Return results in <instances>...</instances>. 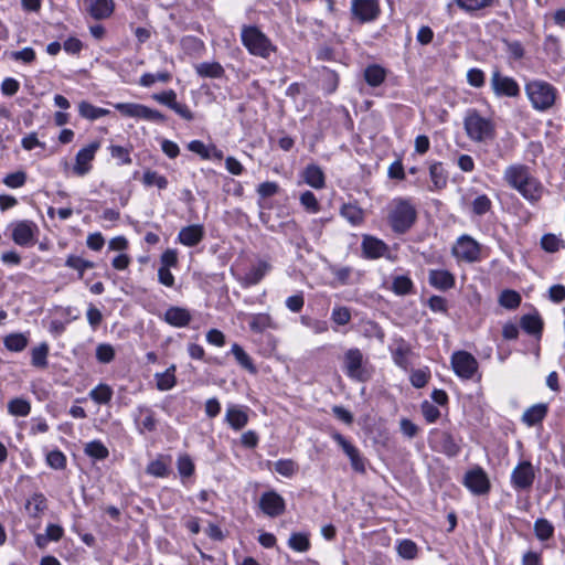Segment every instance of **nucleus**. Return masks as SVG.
<instances>
[{"label": "nucleus", "mask_w": 565, "mask_h": 565, "mask_svg": "<svg viewBox=\"0 0 565 565\" xmlns=\"http://www.w3.org/2000/svg\"><path fill=\"white\" fill-rule=\"evenodd\" d=\"M504 180L530 201H537L542 195V184L530 174L529 168L524 164L508 167L504 171Z\"/></svg>", "instance_id": "obj_1"}, {"label": "nucleus", "mask_w": 565, "mask_h": 565, "mask_svg": "<svg viewBox=\"0 0 565 565\" xmlns=\"http://www.w3.org/2000/svg\"><path fill=\"white\" fill-rule=\"evenodd\" d=\"M241 40L249 54L262 58H269L277 52V46L256 25H243Z\"/></svg>", "instance_id": "obj_2"}, {"label": "nucleus", "mask_w": 565, "mask_h": 565, "mask_svg": "<svg viewBox=\"0 0 565 565\" xmlns=\"http://www.w3.org/2000/svg\"><path fill=\"white\" fill-rule=\"evenodd\" d=\"M463 126L469 139L476 142H484L493 140L495 137V126L488 119L482 117L477 110L467 113Z\"/></svg>", "instance_id": "obj_3"}, {"label": "nucleus", "mask_w": 565, "mask_h": 565, "mask_svg": "<svg viewBox=\"0 0 565 565\" xmlns=\"http://www.w3.org/2000/svg\"><path fill=\"white\" fill-rule=\"evenodd\" d=\"M525 93L536 110L544 111L552 108L556 100L557 90L547 82L532 81L525 85Z\"/></svg>", "instance_id": "obj_4"}, {"label": "nucleus", "mask_w": 565, "mask_h": 565, "mask_svg": "<svg viewBox=\"0 0 565 565\" xmlns=\"http://www.w3.org/2000/svg\"><path fill=\"white\" fill-rule=\"evenodd\" d=\"M417 212L407 200L395 201L388 221L392 230L397 234L406 233L415 223Z\"/></svg>", "instance_id": "obj_5"}, {"label": "nucleus", "mask_w": 565, "mask_h": 565, "mask_svg": "<svg viewBox=\"0 0 565 565\" xmlns=\"http://www.w3.org/2000/svg\"><path fill=\"white\" fill-rule=\"evenodd\" d=\"M115 108L126 117L141 118L149 121L163 122L166 117L156 109L136 103H118Z\"/></svg>", "instance_id": "obj_6"}, {"label": "nucleus", "mask_w": 565, "mask_h": 565, "mask_svg": "<svg viewBox=\"0 0 565 565\" xmlns=\"http://www.w3.org/2000/svg\"><path fill=\"white\" fill-rule=\"evenodd\" d=\"M454 372L463 380H470L478 371V361L467 351H457L451 355Z\"/></svg>", "instance_id": "obj_7"}, {"label": "nucleus", "mask_w": 565, "mask_h": 565, "mask_svg": "<svg viewBox=\"0 0 565 565\" xmlns=\"http://www.w3.org/2000/svg\"><path fill=\"white\" fill-rule=\"evenodd\" d=\"M344 369L347 375L353 380L365 382L370 375L363 367V354L361 350L353 348L344 353Z\"/></svg>", "instance_id": "obj_8"}, {"label": "nucleus", "mask_w": 565, "mask_h": 565, "mask_svg": "<svg viewBox=\"0 0 565 565\" xmlns=\"http://www.w3.org/2000/svg\"><path fill=\"white\" fill-rule=\"evenodd\" d=\"M454 255L467 263L477 262L480 258V245L470 236H461L452 248Z\"/></svg>", "instance_id": "obj_9"}, {"label": "nucleus", "mask_w": 565, "mask_h": 565, "mask_svg": "<svg viewBox=\"0 0 565 565\" xmlns=\"http://www.w3.org/2000/svg\"><path fill=\"white\" fill-rule=\"evenodd\" d=\"M99 147L100 143L98 141H94L88 146L82 148L76 153L75 164L73 167V171L76 175L83 177L92 170V161L94 160Z\"/></svg>", "instance_id": "obj_10"}, {"label": "nucleus", "mask_w": 565, "mask_h": 565, "mask_svg": "<svg viewBox=\"0 0 565 565\" xmlns=\"http://www.w3.org/2000/svg\"><path fill=\"white\" fill-rule=\"evenodd\" d=\"M490 84L497 96L516 97L520 94L518 83L512 77L502 75L499 71L492 73Z\"/></svg>", "instance_id": "obj_11"}, {"label": "nucleus", "mask_w": 565, "mask_h": 565, "mask_svg": "<svg viewBox=\"0 0 565 565\" xmlns=\"http://www.w3.org/2000/svg\"><path fill=\"white\" fill-rule=\"evenodd\" d=\"M535 472L530 461L520 462L512 471L511 482L518 490L530 489L534 482Z\"/></svg>", "instance_id": "obj_12"}, {"label": "nucleus", "mask_w": 565, "mask_h": 565, "mask_svg": "<svg viewBox=\"0 0 565 565\" xmlns=\"http://www.w3.org/2000/svg\"><path fill=\"white\" fill-rule=\"evenodd\" d=\"M259 507L266 515L276 518L285 512L286 503L284 498L277 492L267 491L262 494Z\"/></svg>", "instance_id": "obj_13"}, {"label": "nucleus", "mask_w": 565, "mask_h": 565, "mask_svg": "<svg viewBox=\"0 0 565 565\" xmlns=\"http://www.w3.org/2000/svg\"><path fill=\"white\" fill-rule=\"evenodd\" d=\"M351 9L354 17L362 23L375 20L380 14L377 0H353Z\"/></svg>", "instance_id": "obj_14"}, {"label": "nucleus", "mask_w": 565, "mask_h": 565, "mask_svg": "<svg viewBox=\"0 0 565 565\" xmlns=\"http://www.w3.org/2000/svg\"><path fill=\"white\" fill-rule=\"evenodd\" d=\"M333 439L338 443V445L342 448V450L349 457V459L351 461L352 469L359 473H364L365 472V460L360 455V451L358 450V448L354 447L350 441H348L339 433L333 435Z\"/></svg>", "instance_id": "obj_15"}, {"label": "nucleus", "mask_w": 565, "mask_h": 565, "mask_svg": "<svg viewBox=\"0 0 565 565\" xmlns=\"http://www.w3.org/2000/svg\"><path fill=\"white\" fill-rule=\"evenodd\" d=\"M465 486L475 494H484L490 489L487 473L481 468L472 469L466 473Z\"/></svg>", "instance_id": "obj_16"}, {"label": "nucleus", "mask_w": 565, "mask_h": 565, "mask_svg": "<svg viewBox=\"0 0 565 565\" xmlns=\"http://www.w3.org/2000/svg\"><path fill=\"white\" fill-rule=\"evenodd\" d=\"M246 406L231 404L226 408L224 420L234 430H242L249 420Z\"/></svg>", "instance_id": "obj_17"}, {"label": "nucleus", "mask_w": 565, "mask_h": 565, "mask_svg": "<svg viewBox=\"0 0 565 565\" xmlns=\"http://www.w3.org/2000/svg\"><path fill=\"white\" fill-rule=\"evenodd\" d=\"M35 225L30 221H20L13 225L12 239L17 245L29 246L34 242Z\"/></svg>", "instance_id": "obj_18"}, {"label": "nucleus", "mask_w": 565, "mask_h": 565, "mask_svg": "<svg viewBox=\"0 0 565 565\" xmlns=\"http://www.w3.org/2000/svg\"><path fill=\"white\" fill-rule=\"evenodd\" d=\"M86 11L95 19H107L114 12V0H84Z\"/></svg>", "instance_id": "obj_19"}, {"label": "nucleus", "mask_w": 565, "mask_h": 565, "mask_svg": "<svg viewBox=\"0 0 565 565\" xmlns=\"http://www.w3.org/2000/svg\"><path fill=\"white\" fill-rule=\"evenodd\" d=\"M163 320L172 327L184 328L191 322L192 315L186 308L172 306L164 312Z\"/></svg>", "instance_id": "obj_20"}, {"label": "nucleus", "mask_w": 565, "mask_h": 565, "mask_svg": "<svg viewBox=\"0 0 565 565\" xmlns=\"http://www.w3.org/2000/svg\"><path fill=\"white\" fill-rule=\"evenodd\" d=\"M204 237V227L200 224H193L181 228L178 239L181 244L193 247Z\"/></svg>", "instance_id": "obj_21"}, {"label": "nucleus", "mask_w": 565, "mask_h": 565, "mask_svg": "<svg viewBox=\"0 0 565 565\" xmlns=\"http://www.w3.org/2000/svg\"><path fill=\"white\" fill-rule=\"evenodd\" d=\"M412 354V348L408 342L403 338L394 340V348L392 349V358L396 365L407 370L409 366V355Z\"/></svg>", "instance_id": "obj_22"}, {"label": "nucleus", "mask_w": 565, "mask_h": 565, "mask_svg": "<svg viewBox=\"0 0 565 565\" xmlns=\"http://www.w3.org/2000/svg\"><path fill=\"white\" fill-rule=\"evenodd\" d=\"M429 284L439 290H448L455 286V276L443 269H431L428 274Z\"/></svg>", "instance_id": "obj_23"}, {"label": "nucleus", "mask_w": 565, "mask_h": 565, "mask_svg": "<svg viewBox=\"0 0 565 565\" xmlns=\"http://www.w3.org/2000/svg\"><path fill=\"white\" fill-rule=\"evenodd\" d=\"M362 250L365 257L374 259L385 254L387 245L376 237L365 235L362 241Z\"/></svg>", "instance_id": "obj_24"}, {"label": "nucleus", "mask_w": 565, "mask_h": 565, "mask_svg": "<svg viewBox=\"0 0 565 565\" xmlns=\"http://www.w3.org/2000/svg\"><path fill=\"white\" fill-rule=\"evenodd\" d=\"M271 269V265L267 260H258V263L249 268L242 279L244 286L257 285L264 276Z\"/></svg>", "instance_id": "obj_25"}, {"label": "nucleus", "mask_w": 565, "mask_h": 565, "mask_svg": "<svg viewBox=\"0 0 565 565\" xmlns=\"http://www.w3.org/2000/svg\"><path fill=\"white\" fill-rule=\"evenodd\" d=\"M305 182L315 189H322L326 185V177L322 169L317 164H309L302 172Z\"/></svg>", "instance_id": "obj_26"}, {"label": "nucleus", "mask_w": 565, "mask_h": 565, "mask_svg": "<svg viewBox=\"0 0 565 565\" xmlns=\"http://www.w3.org/2000/svg\"><path fill=\"white\" fill-rule=\"evenodd\" d=\"M195 72L203 78H221L224 76V68L218 62H203L195 65Z\"/></svg>", "instance_id": "obj_27"}, {"label": "nucleus", "mask_w": 565, "mask_h": 565, "mask_svg": "<svg viewBox=\"0 0 565 565\" xmlns=\"http://www.w3.org/2000/svg\"><path fill=\"white\" fill-rule=\"evenodd\" d=\"M521 328L529 334L540 337L542 334L543 321L539 315H524L521 318Z\"/></svg>", "instance_id": "obj_28"}, {"label": "nucleus", "mask_w": 565, "mask_h": 565, "mask_svg": "<svg viewBox=\"0 0 565 565\" xmlns=\"http://www.w3.org/2000/svg\"><path fill=\"white\" fill-rule=\"evenodd\" d=\"M385 78L386 71L377 64L370 65L364 70V79L372 87L380 86Z\"/></svg>", "instance_id": "obj_29"}, {"label": "nucleus", "mask_w": 565, "mask_h": 565, "mask_svg": "<svg viewBox=\"0 0 565 565\" xmlns=\"http://www.w3.org/2000/svg\"><path fill=\"white\" fill-rule=\"evenodd\" d=\"M547 413V407L544 404H536L527 408L522 419L529 426H534L543 420Z\"/></svg>", "instance_id": "obj_30"}, {"label": "nucleus", "mask_w": 565, "mask_h": 565, "mask_svg": "<svg viewBox=\"0 0 565 565\" xmlns=\"http://www.w3.org/2000/svg\"><path fill=\"white\" fill-rule=\"evenodd\" d=\"M429 175L434 189L441 190L447 185L448 175L440 162H435L429 167Z\"/></svg>", "instance_id": "obj_31"}, {"label": "nucleus", "mask_w": 565, "mask_h": 565, "mask_svg": "<svg viewBox=\"0 0 565 565\" xmlns=\"http://www.w3.org/2000/svg\"><path fill=\"white\" fill-rule=\"evenodd\" d=\"M174 372L175 365L172 364L163 373H157V388L160 391L171 390L177 383Z\"/></svg>", "instance_id": "obj_32"}, {"label": "nucleus", "mask_w": 565, "mask_h": 565, "mask_svg": "<svg viewBox=\"0 0 565 565\" xmlns=\"http://www.w3.org/2000/svg\"><path fill=\"white\" fill-rule=\"evenodd\" d=\"M8 412L12 416L24 417L31 412V404L28 399L15 397L8 402Z\"/></svg>", "instance_id": "obj_33"}, {"label": "nucleus", "mask_w": 565, "mask_h": 565, "mask_svg": "<svg viewBox=\"0 0 565 565\" xmlns=\"http://www.w3.org/2000/svg\"><path fill=\"white\" fill-rule=\"evenodd\" d=\"M276 326L268 313H256L250 316L249 328L254 332H263L266 329H274Z\"/></svg>", "instance_id": "obj_34"}, {"label": "nucleus", "mask_w": 565, "mask_h": 565, "mask_svg": "<svg viewBox=\"0 0 565 565\" xmlns=\"http://www.w3.org/2000/svg\"><path fill=\"white\" fill-rule=\"evenodd\" d=\"M65 266L75 269L78 274V278L83 279L86 269L93 268L95 265L93 262L86 260L76 255H68L65 260Z\"/></svg>", "instance_id": "obj_35"}, {"label": "nucleus", "mask_w": 565, "mask_h": 565, "mask_svg": "<svg viewBox=\"0 0 565 565\" xmlns=\"http://www.w3.org/2000/svg\"><path fill=\"white\" fill-rule=\"evenodd\" d=\"M341 215L347 218L352 225H359L364 220L363 210L355 204H343L341 207Z\"/></svg>", "instance_id": "obj_36"}, {"label": "nucleus", "mask_w": 565, "mask_h": 565, "mask_svg": "<svg viewBox=\"0 0 565 565\" xmlns=\"http://www.w3.org/2000/svg\"><path fill=\"white\" fill-rule=\"evenodd\" d=\"M231 352L242 367L246 369L250 373H256V367L253 364L250 356L244 351V349L239 344L234 343L232 345Z\"/></svg>", "instance_id": "obj_37"}, {"label": "nucleus", "mask_w": 565, "mask_h": 565, "mask_svg": "<svg viewBox=\"0 0 565 565\" xmlns=\"http://www.w3.org/2000/svg\"><path fill=\"white\" fill-rule=\"evenodd\" d=\"M84 452L97 460H104L109 456L107 447L99 440L87 443L85 445Z\"/></svg>", "instance_id": "obj_38"}, {"label": "nucleus", "mask_w": 565, "mask_h": 565, "mask_svg": "<svg viewBox=\"0 0 565 565\" xmlns=\"http://www.w3.org/2000/svg\"><path fill=\"white\" fill-rule=\"evenodd\" d=\"M4 347L12 352H20L28 345V338L22 333H11L3 340Z\"/></svg>", "instance_id": "obj_39"}, {"label": "nucleus", "mask_w": 565, "mask_h": 565, "mask_svg": "<svg viewBox=\"0 0 565 565\" xmlns=\"http://www.w3.org/2000/svg\"><path fill=\"white\" fill-rule=\"evenodd\" d=\"M78 111L82 117L90 120L104 117L109 113L107 109L95 107L87 102H82L78 105Z\"/></svg>", "instance_id": "obj_40"}, {"label": "nucleus", "mask_w": 565, "mask_h": 565, "mask_svg": "<svg viewBox=\"0 0 565 565\" xmlns=\"http://www.w3.org/2000/svg\"><path fill=\"white\" fill-rule=\"evenodd\" d=\"M455 3L463 11L472 13L490 7L493 0H454Z\"/></svg>", "instance_id": "obj_41"}, {"label": "nucleus", "mask_w": 565, "mask_h": 565, "mask_svg": "<svg viewBox=\"0 0 565 565\" xmlns=\"http://www.w3.org/2000/svg\"><path fill=\"white\" fill-rule=\"evenodd\" d=\"M413 287H414V285H413V281L411 280V278L407 276H404V275L396 276L392 282V290L396 295H399V296H405V295L411 294L413 290Z\"/></svg>", "instance_id": "obj_42"}, {"label": "nucleus", "mask_w": 565, "mask_h": 565, "mask_svg": "<svg viewBox=\"0 0 565 565\" xmlns=\"http://www.w3.org/2000/svg\"><path fill=\"white\" fill-rule=\"evenodd\" d=\"M541 246L547 253H555L565 247L562 238L554 234H545L541 238Z\"/></svg>", "instance_id": "obj_43"}, {"label": "nucleus", "mask_w": 565, "mask_h": 565, "mask_svg": "<svg viewBox=\"0 0 565 565\" xmlns=\"http://www.w3.org/2000/svg\"><path fill=\"white\" fill-rule=\"evenodd\" d=\"M142 182L147 186H157L162 190L168 186V180L164 175L159 174L157 171L147 170L143 173Z\"/></svg>", "instance_id": "obj_44"}, {"label": "nucleus", "mask_w": 565, "mask_h": 565, "mask_svg": "<svg viewBox=\"0 0 565 565\" xmlns=\"http://www.w3.org/2000/svg\"><path fill=\"white\" fill-rule=\"evenodd\" d=\"M49 345L42 343L39 347L32 349V365L35 367H46L47 365Z\"/></svg>", "instance_id": "obj_45"}, {"label": "nucleus", "mask_w": 565, "mask_h": 565, "mask_svg": "<svg viewBox=\"0 0 565 565\" xmlns=\"http://www.w3.org/2000/svg\"><path fill=\"white\" fill-rule=\"evenodd\" d=\"M290 548L297 552H307L310 548V541L305 533H292L288 540Z\"/></svg>", "instance_id": "obj_46"}, {"label": "nucleus", "mask_w": 565, "mask_h": 565, "mask_svg": "<svg viewBox=\"0 0 565 565\" xmlns=\"http://www.w3.org/2000/svg\"><path fill=\"white\" fill-rule=\"evenodd\" d=\"M534 532L539 540L546 541L553 536L554 527L546 519H537L534 523Z\"/></svg>", "instance_id": "obj_47"}, {"label": "nucleus", "mask_w": 565, "mask_h": 565, "mask_svg": "<svg viewBox=\"0 0 565 565\" xmlns=\"http://www.w3.org/2000/svg\"><path fill=\"white\" fill-rule=\"evenodd\" d=\"M499 303L507 309H515L521 303V296L514 290L507 289L501 292Z\"/></svg>", "instance_id": "obj_48"}, {"label": "nucleus", "mask_w": 565, "mask_h": 565, "mask_svg": "<svg viewBox=\"0 0 565 565\" xmlns=\"http://www.w3.org/2000/svg\"><path fill=\"white\" fill-rule=\"evenodd\" d=\"M89 396L98 404H107L111 399L113 391L108 385L99 384L90 391Z\"/></svg>", "instance_id": "obj_49"}, {"label": "nucleus", "mask_w": 565, "mask_h": 565, "mask_svg": "<svg viewBox=\"0 0 565 565\" xmlns=\"http://www.w3.org/2000/svg\"><path fill=\"white\" fill-rule=\"evenodd\" d=\"M26 510L32 515H38L46 508V499L42 493H35L25 504Z\"/></svg>", "instance_id": "obj_50"}, {"label": "nucleus", "mask_w": 565, "mask_h": 565, "mask_svg": "<svg viewBox=\"0 0 565 565\" xmlns=\"http://www.w3.org/2000/svg\"><path fill=\"white\" fill-rule=\"evenodd\" d=\"M275 470L284 477H291L297 472L298 465L291 459H281L275 463Z\"/></svg>", "instance_id": "obj_51"}, {"label": "nucleus", "mask_w": 565, "mask_h": 565, "mask_svg": "<svg viewBox=\"0 0 565 565\" xmlns=\"http://www.w3.org/2000/svg\"><path fill=\"white\" fill-rule=\"evenodd\" d=\"M397 552L403 558L413 559L417 555V546L413 541L404 540L398 544Z\"/></svg>", "instance_id": "obj_52"}, {"label": "nucleus", "mask_w": 565, "mask_h": 565, "mask_svg": "<svg viewBox=\"0 0 565 565\" xmlns=\"http://www.w3.org/2000/svg\"><path fill=\"white\" fill-rule=\"evenodd\" d=\"M300 203L311 213H317L320 210L319 202L311 191H306L300 195Z\"/></svg>", "instance_id": "obj_53"}, {"label": "nucleus", "mask_w": 565, "mask_h": 565, "mask_svg": "<svg viewBox=\"0 0 565 565\" xmlns=\"http://www.w3.org/2000/svg\"><path fill=\"white\" fill-rule=\"evenodd\" d=\"M331 319L338 326H345L351 320V312L347 307H335L332 310Z\"/></svg>", "instance_id": "obj_54"}, {"label": "nucleus", "mask_w": 565, "mask_h": 565, "mask_svg": "<svg viewBox=\"0 0 565 565\" xmlns=\"http://www.w3.org/2000/svg\"><path fill=\"white\" fill-rule=\"evenodd\" d=\"M115 358V350L110 344H99L96 348V359L100 363H109Z\"/></svg>", "instance_id": "obj_55"}, {"label": "nucleus", "mask_w": 565, "mask_h": 565, "mask_svg": "<svg viewBox=\"0 0 565 565\" xmlns=\"http://www.w3.org/2000/svg\"><path fill=\"white\" fill-rule=\"evenodd\" d=\"M441 448L448 456H456L460 449L452 436L448 433H443L441 435Z\"/></svg>", "instance_id": "obj_56"}, {"label": "nucleus", "mask_w": 565, "mask_h": 565, "mask_svg": "<svg viewBox=\"0 0 565 565\" xmlns=\"http://www.w3.org/2000/svg\"><path fill=\"white\" fill-rule=\"evenodd\" d=\"M47 465L53 469H63L66 465V458L60 450H52L46 456Z\"/></svg>", "instance_id": "obj_57"}, {"label": "nucleus", "mask_w": 565, "mask_h": 565, "mask_svg": "<svg viewBox=\"0 0 565 565\" xmlns=\"http://www.w3.org/2000/svg\"><path fill=\"white\" fill-rule=\"evenodd\" d=\"M178 470L182 477H191L194 472V463L188 455L178 458Z\"/></svg>", "instance_id": "obj_58"}, {"label": "nucleus", "mask_w": 565, "mask_h": 565, "mask_svg": "<svg viewBox=\"0 0 565 565\" xmlns=\"http://www.w3.org/2000/svg\"><path fill=\"white\" fill-rule=\"evenodd\" d=\"M25 181H26V174L23 171H17L14 173H10L3 179V183L7 186L12 188V189L23 186Z\"/></svg>", "instance_id": "obj_59"}, {"label": "nucleus", "mask_w": 565, "mask_h": 565, "mask_svg": "<svg viewBox=\"0 0 565 565\" xmlns=\"http://www.w3.org/2000/svg\"><path fill=\"white\" fill-rule=\"evenodd\" d=\"M490 207L491 201L484 194L477 196L472 202V211L477 215H483L490 210Z\"/></svg>", "instance_id": "obj_60"}, {"label": "nucleus", "mask_w": 565, "mask_h": 565, "mask_svg": "<svg viewBox=\"0 0 565 565\" xmlns=\"http://www.w3.org/2000/svg\"><path fill=\"white\" fill-rule=\"evenodd\" d=\"M10 55L14 61H21L25 64H30L35 60V51L32 47H24L21 51L11 52Z\"/></svg>", "instance_id": "obj_61"}, {"label": "nucleus", "mask_w": 565, "mask_h": 565, "mask_svg": "<svg viewBox=\"0 0 565 565\" xmlns=\"http://www.w3.org/2000/svg\"><path fill=\"white\" fill-rule=\"evenodd\" d=\"M152 98L158 103L168 106L172 109V105L177 103V94L174 90L169 89L162 93L153 94Z\"/></svg>", "instance_id": "obj_62"}, {"label": "nucleus", "mask_w": 565, "mask_h": 565, "mask_svg": "<svg viewBox=\"0 0 565 565\" xmlns=\"http://www.w3.org/2000/svg\"><path fill=\"white\" fill-rule=\"evenodd\" d=\"M147 473L154 477H166L168 475V466L161 460L151 461L147 467Z\"/></svg>", "instance_id": "obj_63"}, {"label": "nucleus", "mask_w": 565, "mask_h": 565, "mask_svg": "<svg viewBox=\"0 0 565 565\" xmlns=\"http://www.w3.org/2000/svg\"><path fill=\"white\" fill-rule=\"evenodd\" d=\"M422 413L428 423L436 422L440 416L439 409L427 401L422 404Z\"/></svg>", "instance_id": "obj_64"}]
</instances>
